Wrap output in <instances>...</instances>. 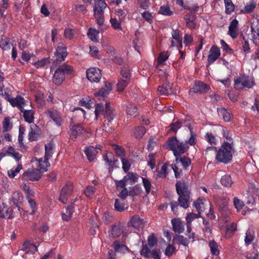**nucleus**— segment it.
I'll return each instance as SVG.
<instances>
[{
    "instance_id": "nucleus-1",
    "label": "nucleus",
    "mask_w": 259,
    "mask_h": 259,
    "mask_svg": "<svg viewBox=\"0 0 259 259\" xmlns=\"http://www.w3.org/2000/svg\"><path fill=\"white\" fill-rule=\"evenodd\" d=\"M176 188L177 193L179 195L178 203L172 201L170 203L171 211L177 214L179 205L184 208H187L189 206L190 198V191L189 189L188 183L184 181H179L176 183Z\"/></svg>"
},
{
    "instance_id": "nucleus-2",
    "label": "nucleus",
    "mask_w": 259,
    "mask_h": 259,
    "mask_svg": "<svg viewBox=\"0 0 259 259\" xmlns=\"http://www.w3.org/2000/svg\"><path fill=\"white\" fill-rule=\"evenodd\" d=\"M232 144V143L231 144L227 142H224L218 150L215 146H208L205 149L204 154H208L209 151L217 152L216 160L219 162L228 164L231 162L232 159V153L234 149Z\"/></svg>"
},
{
    "instance_id": "nucleus-3",
    "label": "nucleus",
    "mask_w": 259,
    "mask_h": 259,
    "mask_svg": "<svg viewBox=\"0 0 259 259\" xmlns=\"http://www.w3.org/2000/svg\"><path fill=\"white\" fill-rule=\"evenodd\" d=\"M166 146L167 149L173 151L177 162L179 157L189 149V146L186 143L179 141L176 137L169 138L166 141Z\"/></svg>"
},
{
    "instance_id": "nucleus-4",
    "label": "nucleus",
    "mask_w": 259,
    "mask_h": 259,
    "mask_svg": "<svg viewBox=\"0 0 259 259\" xmlns=\"http://www.w3.org/2000/svg\"><path fill=\"white\" fill-rule=\"evenodd\" d=\"M73 72V68L64 63L55 70L52 81L55 84L60 85L65 79L66 75H71Z\"/></svg>"
},
{
    "instance_id": "nucleus-5",
    "label": "nucleus",
    "mask_w": 259,
    "mask_h": 259,
    "mask_svg": "<svg viewBox=\"0 0 259 259\" xmlns=\"http://www.w3.org/2000/svg\"><path fill=\"white\" fill-rule=\"evenodd\" d=\"M107 5L105 0L99 1L95 3L93 8L94 16L96 19L97 23L102 26L104 22V10Z\"/></svg>"
},
{
    "instance_id": "nucleus-6",
    "label": "nucleus",
    "mask_w": 259,
    "mask_h": 259,
    "mask_svg": "<svg viewBox=\"0 0 259 259\" xmlns=\"http://www.w3.org/2000/svg\"><path fill=\"white\" fill-rule=\"evenodd\" d=\"M255 84L254 78L245 74H242L234 79V85L236 89L244 88H252Z\"/></svg>"
},
{
    "instance_id": "nucleus-7",
    "label": "nucleus",
    "mask_w": 259,
    "mask_h": 259,
    "mask_svg": "<svg viewBox=\"0 0 259 259\" xmlns=\"http://www.w3.org/2000/svg\"><path fill=\"white\" fill-rule=\"evenodd\" d=\"M116 114L114 110H113L109 102H107L105 104V110L104 113V116L105 118H107V120H105L104 124L103 125V130L107 133H111L112 132V128L110 126V123L111 121L115 117Z\"/></svg>"
},
{
    "instance_id": "nucleus-8",
    "label": "nucleus",
    "mask_w": 259,
    "mask_h": 259,
    "mask_svg": "<svg viewBox=\"0 0 259 259\" xmlns=\"http://www.w3.org/2000/svg\"><path fill=\"white\" fill-rule=\"evenodd\" d=\"M56 57V60L53 62L51 67V70H52L54 68H56L58 64L62 61L65 60V58L68 55L67 48L64 44L59 43L56 49L55 53Z\"/></svg>"
},
{
    "instance_id": "nucleus-9",
    "label": "nucleus",
    "mask_w": 259,
    "mask_h": 259,
    "mask_svg": "<svg viewBox=\"0 0 259 259\" xmlns=\"http://www.w3.org/2000/svg\"><path fill=\"white\" fill-rule=\"evenodd\" d=\"M41 177L39 169L34 168L27 169L21 176V179L25 181H38Z\"/></svg>"
},
{
    "instance_id": "nucleus-10",
    "label": "nucleus",
    "mask_w": 259,
    "mask_h": 259,
    "mask_svg": "<svg viewBox=\"0 0 259 259\" xmlns=\"http://www.w3.org/2000/svg\"><path fill=\"white\" fill-rule=\"evenodd\" d=\"M85 133H87V131L81 124H75L71 122L69 134L71 140L75 141L78 136L83 135Z\"/></svg>"
},
{
    "instance_id": "nucleus-11",
    "label": "nucleus",
    "mask_w": 259,
    "mask_h": 259,
    "mask_svg": "<svg viewBox=\"0 0 259 259\" xmlns=\"http://www.w3.org/2000/svg\"><path fill=\"white\" fill-rule=\"evenodd\" d=\"M210 87L206 83L201 81H196L192 87L190 89V93H195L199 94H203L208 92Z\"/></svg>"
},
{
    "instance_id": "nucleus-12",
    "label": "nucleus",
    "mask_w": 259,
    "mask_h": 259,
    "mask_svg": "<svg viewBox=\"0 0 259 259\" xmlns=\"http://www.w3.org/2000/svg\"><path fill=\"white\" fill-rule=\"evenodd\" d=\"M88 79L92 82H98L102 77L101 70L97 67H92L86 71Z\"/></svg>"
},
{
    "instance_id": "nucleus-13",
    "label": "nucleus",
    "mask_w": 259,
    "mask_h": 259,
    "mask_svg": "<svg viewBox=\"0 0 259 259\" xmlns=\"http://www.w3.org/2000/svg\"><path fill=\"white\" fill-rule=\"evenodd\" d=\"M72 184L71 183L66 184L61 190L60 197L59 198V201L62 202L63 203H66L67 201L68 197L72 194Z\"/></svg>"
},
{
    "instance_id": "nucleus-14",
    "label": "nucleus",
    "mask_w": 259,
    "mask_h": 259,
    "mask_svg": "<svg viewBox=\"0 0 259 259\" xmlns=\"http://www.w3.org/2000/svg\"><path fill=\"white\" fill-rule=\"evenodd\" d=\"M220 48L217 46H213L209 51L207 66H209L214 63L220 57Z\"/></svg>"
},
{
    "instance_id": "nucleus-15",
    "label": "nucleus",
    "mask_w": 259,
    "mask_h": 259,
    "mask_svg": "<svg viewBox=\"0 0 259 259\" xmlns=\"http://www.w3.org/2000/svg\"><path fill=\"white\" fill-rule=\"evenodd\" d=\"M123 232V227L121 224L111 225L108 230L110 238L113 239L118 238Z\"/></svg>"
},
{
    "instance_id": "nucleus-16",
    "label": "nucleus",
    "mask_w": 259,
    "mask_h": 259,
    "mask_svg": "<svg viewBox=\"0 0 259 259\" xmlns=\"http://www.w3.org/2000/svg\"><path fill=\"white\" fill-rule=\"evenodd\" d=\"M45 114L49 116L58 125H61L63 119L60 113L55 109H48L45 111Z\"/></svg>"
},
{
    "instance_id": "nucleus-17",
    "label": "nucleus",
    "mask_w": 259,
    "mask_h": 259,
    "mask_svg": "<svg viewBox=\"0 0 259 259\" xmlns=\"http://www.w3.org/2000/svg\"><path fill=\"white\" fill-rule=\"evenodd\" d=\"M238 21L236 19H233L229 26L228 34L233 39L238 37L239 34Z\"/></svg>"
},
{
    "instance_id": "nucleus-18",
    "label": "nucleus",
    "mask_w": 259,
    "mask_h": 259,
    "mask_svg": "<svg viewBox=\"0 0 259 259\" xmlns=\"http://www.w3.org/2000/svg\"><path fill=\"white\" fill-rule=\"evenodd\" d=\"M14 217L13 209L4 203H0V218L11 219Z\"/></svg>"
},
{
    "instance_id": "nucleus-19",
    "label": "nucleus",
    "mask_w": 259,
    "mask_h": 259,
    "mask_svg": "<svg viewBox=\"0 0 259 259\" xmlns=\"http://www.w3.org/2000/svg\"><path fill=\"white\" fill-rule=\"evenodd\" d=\"M128 225L136 229H139L144 227V221L139 215L133 216L128 222Z\"/></svg>"
},
{
    "instance_id": "nucleus-20",
    "label": "nucleus",
    "mask_w": 259,
    "mask_h": 259,
    "mask_svg": "<svg viewBox=\"0 0 259 259\" xmlns=\"http://www.w3.org/2000/svg\"><path fill=\"white\" fill-rule=\"evenodd\" d=\"M112 90L111 84L108 82H105V87L102 88L98 92H95L94 95L100 99L106 97Z\"/></svg>"
},
{
    "instance_id": "nucleus-21",
    "label": "nucleus",
    "mask_w": 259,
    "mask_h": 259,
    "mask_svg": "<svg viewBox=\"0 0 259 259\" xmlns=\"http://www.w3.org/2000/svg\"><path fill=\"white\" fill-rule=\"evenodd\" d=\"M23 199V195L19 192H14L12 194L11 197V201L15 205L17 208L18 210L21 212V204Z\"/></svg>"
},
{
    "instance_id": "nucleus-22",
    "label": "nucleus",
    "mask_w": 259,
    "mask_h": 259,
    "mask_svg": "<svg viewBox=\"0 0 259 259\" xmlns=\"http://www.w3.org/2000/svg\"><path fill=\"white\" fill-rule=\"evenodd\" d=\"M172 84L170 83H165L162 85L159 86L157 90L160 95H169L174 94V90L172 88Z\"/></svg>"
},
{
    "instance_id": "nucleus-23",
    "label": "nucleus",
    "mask_w": 259,
    "mask_h": 259,
    "mask_svg": "<svg viewBox=\"0 0 259 259\" xmlns=\"http://www.w3.org/2000/svg\"><path fill=\"white\" fill-rule=\"evenodd\" d=\"M25 99L20 96H17L15 98L11 99L10 104L13 107H17L20 111H23V106L25 105Z\"/></svg>"
},
{
    "instance_id": "nucleus-24",
    "label": "nucleus",
    "mask_w": 259,
    "mask_h": 259,
    "mask_svg": "<svg viewBox=\"0 0 259 259\" xmlns=\"http://www.w3.org/2000/svg\"><path fill=\"white\" fill-rule=\"evenodd\" d=\"M171 224L173 230L179 234L183 233L184 230V226L182 221L179 218L174 219L171 220Z\"/></svg>"
},
{
    "instance_id": "nucleus-25",
    "label": "nucleus",
    "mask_w": 259,
    "mask_h": 259,
    "mask_svg": "<svg viewBox=\"0 0 259 259\" xmlns=\"http://www.w3.org/2000/svg\"><path fill=\"white\" fill-rule=\"evenodd\" d=\"M38 127L35 124L30 125L29 132L28 135V139L30 141H36L39 137Z\"/></svg>"
},
{
    "instance_id": "nucleus-26",
    "label": "nucleus",
    "mask_w": 259,
    "mask_h": 259,
    "mask_svg": "<svg viewBox=\"0 0 259 259\" xmlns=\"http://www.w3.org/2000/svg\"><path fill=\"white\" fill-rule=\"evenodd\" d=\"M84 152L87 155L89 161H93L95 158L98 153L96 148L93 146L85 147Z\"/></svg>"
},
{
    "instance_id": "nucleus-27",
    "label": "nucleus",
    "mask_w": 259,
    "mask_h": 259,
    "mask_svg": "<svg viewBox=\"0 0 259 259\" xmlns=\"http://www.w3.org/2000/svg\"><path fill=\"white\" fill-rule=\"evenodd\" d=\"M7 156L13 157L16 161L19 163L22 158V155L17 151L12 146H9L6 150Z\"/></svg>"
},
{
    "instance_id": "nucleus-28",
    "label": "nucleus",
    "mask_w": 259,
    "mask_h": 259,
    "mask_svg": "<svg viewBox=\"0 0 259 259\" xmlns=\"http://www.w3.org/2000/svg\"><path fill=\"white\" fill-rule=\"evenodd\" d=\"M113 246L116 252H125L128 251V248L118 240H116L113 242Z\"/></svg>"
},
{
    "instance_id": "nucleus-29",
    "label": "nucleus",
    "mask_w": 259,
    "mask_h": 259,
    "mask_svg": "<svg viewBox=\"0 0 259 259\" xmlns=\"http://www.w3.org/2000/svg\"><path fill=\"white\" fill-rule=\"evenodd\" d=\"M21 112L23 113V117L25 121L29 123L33 122L34 111L33 110H24L23 108V111Z\"/></svg>"
},
{
    "instance_id": "nucleus-30",
    "label": "nucleus",
    "mask_w": 259,
    "mask_h": 259,
    "mask_svg": "<svg viewBox=\"0 0 259 259\" xmlns=\"http://www.w3.org/2000/svg\"><path fill=\"white\" fill-rule=\"evenodd\" d=\"M171 34L172 39L175 40L177 45H179L180 48H182L183 47V39L180 31L179 29H172Z\"/></svg>"
},
{
    "instance_id": "nucleus-31",
    "label": "nucleus",
    "mask_w": 259,
    "mask_h": 259,
    "mask_svg": "<svg viewBox=\"0 0 259 259\" xmlns=\"http://www.w3.org/2000/svg\"><path fill=\"white\" fill-rule=\"evenodd\" d=\"M127 208L128 205L127 204L125 203L124 200H119L118 199H116L115 200L114 208L115 210L119 212H122Z\"/></svg>"
},
{
    "instance_id": "nucleus-32",
    "label": "nucleus",
    "mask_w": 259,
    "mask_h": 259,
    "mask_svg": "<svg viewBox=\"0 0 259 259\" xmlns=\"http://www.w3.org/2000/svg\"><path fill=\"white\" fill-rule=\"evenodd\" d=\"M205 199L203 198H198L195 202H194L193 205L197 211L198 213H200L204 211V201Z\"/></svg>"
},
{
    "instance_id": "nucleus-33",
    "label": "nucleus",
    "mask_w": 259,
    "mask_h": 259,
    "mask_svg": "<svg viewBox=\"0 0 259 259\" xmlns=\"http://www.w3.org/2000/svg\"><path fill=\"white\" fill-rule=\"evenodd\" d=\"M218 112L220 116H222L224 120L226 122L231 121L232 117L230 113L224 108H218Z\"/></svg>"
},
{
    "instance_id": "nucleus-34",
    "label": "nucleus",
    "mask_w": 259,
    "mask_h": 259,
    "mask_svg": "<svg viewBox=\"0 0 259 259\" xmlns=\"http://www.w3.org/2000/svg\"><path fill=\"white\" fill-rule=\"evenodd\" d=\"M49 160V159H47V157H45L44 160L42 158H39L37 160V166L39 168L40 170H42V171H47L48 170V167L50 166Z\"/></svg>"
},
{
    "instance_id": "nucleus-35",
    "label": "nucleus",
    "mask_w": 259,
    "mask_h": 259,
    "mask_svg": "<svg viewBox=\"0 0 259 259\" xmlns=\"http://www.w3.org/2000/svg\"><path fill=\"white\" fill-rule=\"evenodd\" d=\"M146 132V128L144 126H140L135 127L133 129V133L134 136L136 139H140L145 134Z\"/></svg>"
},
{
    "instance_id": "nucleus-36",
    "label": "nucleus",
    "mask_w": 259,
    "mask_h": 259,
    "mask_svg": "<svg viewBox=\"0 0 259 259\" xmlns=\"http://www.w3.org/2000/svg\"><path fill=\"white\" fill-rule=\"evenodd\" d=\"M138 179V175L133 172H129L127 175L124 176V180H126L127 183L130 185H133L137 182Z\"/></svg>"
},
{
    "instance_id": "nucleus-37",
    "label": "nucleus",
    "mask_w": 259,
    "mask_h": 259,
    "mask_svg": "<svg viewBox=\"0 0 259 259\" xmlns=\"http://www.w3.org/2000/svg\"><path fill=\"white\" fill-rule=\"evenodd\" d=\"M208 246L210 248L212 255L218 256L220 253V249L218 244L213 240L209 241Z\"/></svg>"
},
{
    "instance_id": "nucleus-38",
    "label": "nucleus",
    "mask_w": 259,
    "mask_h": 259,
    "mask_svg": "<svg viewBox=\"0 0 259 259\" xmlns=\"http://www.w3.org/2000/svg\"><path fill=\"white\" fill-rule=\"evenodd\" d=\"M221 183L225 187L230 188L233 184V182L230 175H225L221 178Z\"/></svg>"
},
{
    "instance_id": "nucleus-39",
    "label": "nucleus",
    "mask_w": 259,
    "mask_h": 259,
    "mask_svg": "<svg viewBox=\"0 0 259 259\" xmlns=\"http://www.w3.org/2000/svg\"><path fill=\"white\" fill-rule=\"evenodd\" d=\"M22 168L23 166L21 163H18L16 167H13L8 171L7 174L8 177L10 178H14L17 174L19 173L20 171Z\"/></svg>"
},
{
    "instance_id": "nucleus-40",
    "label": "nucleus",
    "mask_w": 259,
    "mask_h": 259,
    "mask_svg": "<svg viewBox=\"0 0 259 259\" xmlns=\"http://www.w3.org/2000/svg\"><path fill=\"white\" fill-rule=\"evenodd\" d=\"M189 130L190 132V137L188 140L186 141L185 143L188 144L191 146L195 145L196 143V134L193 130V127L189 125Z\"/></svg>"
},
{
    "instance_id": "nucleus-41",
    "label": "nucleus",
    "mask_w": 259,
    "mask_h": 259,
    "mask_svg": "<svg viewBox=\"0 0 259 259\" xmlns=\"http://www.w3.org/2000/svg\"><path fill=\"white\" fill-rule=\"evenodd\" d=\"M173 241L175 244L179 245L182 244L185 246L188 245V240L182 235H177L174 238Z\"/></svg>"
},
{
    "instance_id": "nucleus-42",
    "label": "nucleus",
    "mask_w": 259,
    "mask_h": 259,
    "mask_svg": "<svg viewBox=\"0 0 259 259\" xmlns=\"http://www.w3.org/2000/svg\"><path fill=\"white\" fill-rule=\"evenodd\" d=\"M158 13L162 15L170 16L173 14L174 13L173 11L170 10L168 6L163 5L160 7Z\"/></svg>"
},
{
    "instance_id": "nucleus-43",
    "label": "nucleus",
    "mask_w": 259,
    "mask_h": 259,
    "mask_svg": "<svg viewBox=\"0 0 259 259\" xmlns=\"http://www.w3.org/2000/svg\"><path fill=\"white\" fill-rule=\"evenodd\" d=\"M113 147L115 154L121 159L125 156L126 152L122 147L117 145H113Z\"/></svg>"
},
{
    "instance_id": "nucleus-44",
    "label": "nucleus",
    "mask_w": 259,
    "mask_h": 259,
    "mask_svg": "<svg viewBox=\"0 0 259 259\" xmlns=\"http://www.w3.org/2000/svg\"><path fill=\"white\" fill-rule=\"evenodd\" d=\"M225 12L227 14H231L235 10V5L232 0H224Z\"/></svg>"
},
{
    "instance_id": "nucleus-45",
    "label": "nucleus",
    "mask_w": 259,
    "mask_h": 259,
    "mask_svg": "<svg viewBox=\"0 0 259 259\" xmlns=\"http://www.w3.org/2000/svg\"><path fill=\"white\" fill-rule=\"evenodd\" d=\"M98 34L99 31L92 28H90L88 32V37L94 42L98 41Z\"/></svg>"
},
{
    "instance_id": "nucleus-46",
    "label": "nucleus",
    "mask_w": 259,
    "mask_h": 259,
    "mask_svg": "<svg viewBox=\"0 0 259 259\" xmlns=\"http://www.w3.org/2000/svg\"><path fill=\"white\" fill-rule=\"evenodd\" d=\"M13 126L12 123L10 122V118L5 117L3 121V132H7L10 131Z\"/></svg>"
},
{
    "instance_id": "nucleus-47",
    "label": "nucleus",
    "mask_w": 259,
    "mask_h": 259,
    "mask_svg": "<svg viewBox=\"0 0 259 259\" xmlns=\"http://www.w3.org/2000/svg\"><path fill=\"white\" fill-rule=\"evenodd\" d=\"M54 144L49 143L45 145V155L47 159H50L53 154Z\"/></svg>"
},
{
    "instance_id": "nucleus-48",
    "label": "nucleus",
    "mask_w": 259,
    "mask_h": 259,
    "mask_svg": "<svg viewBox=\"0 0 259 259\" xmlns=\"http://www.w3.org/2000/svg\"><path fill=\"white\" fill-rule=\"evenodd\" d=\"M126 113L128 115L135 117L138 115V109L135 105L128 104L126 106Z\"/></svg>"
},
{
    "instance_id": "nucleus-49",
    "label": "nucleus",
    "mask_w": 259,
    "mask_h": 259,
    "mask_svg": "<svg viewBox=\"0 0 259 259\" xmlns=\"http://www.w3.org/2000/svg\"><path fill=\"white\" fill-rule=\"evenodd\" d=\"M170 53L168 51H163L160 53L157 58V62L159 64L163 65L169 56Z\"/></svg>"
},
{
    "instance_id": "nucleus-50",
    "label": "nucleus",
    "mask_w": 259,
    "mask_h": 259,
    "mask_svg": "<svg viewBox=\"0 0 259 259\" xmlns=\"http://www.w3.org/2000/svg\"><path fill=\"white\" fill-rule=\"evenodd\" d=\"M51 63L50 57L44 58L40 60L37 61L34 63V65L36 68L44 67L48 65Z\"/></svg>"
},
{
    "instance_id": "nucleus-51",
    "label": "nucleus",
    "mask_w": 259,
    "mask_h": 259,
    "mask_svg": "<svg viewBox=\"0 0 259 259\" xmlns=\"http://www.w3.org/2000/svg\"><path fill=\"white\" fill-rule=\"evenodd\" d=\"M254 238V233L251 230L248 229L246 232L244 241L245 244L248 245L251 244Z\"/></svg>"
},
{
    "instance_id": "nucleus-52",
    "label": "nucleus",
    "mask_w": 259,
    "mask_h": 259,
    "mask_svg": "<svg viewBox=\"0 0 259 259\" xmlns=\"http://www.w3.org/2000/svg\"><path fill=\"white\" fill-rule=\"evenodd\" d=\"M130 80L127 79H120L117 84V89L118 92H123L127 86Z\"/></svg>"
},
{
    "instance_id": "nucleus-53",
    "label": "nucleus",
    "mask_w": 259,
    "mask_h": 259,
    "mask_svg": "<svg viewBox=\"0 0 259 259\" xmlns=\"http://www.w3.org/2000/svg\"><path fill=\"white\" fill-rule=\"evenodd\" d=\"M168 165L166 163H164L161 167L160 170H157V177L160 178H164L167 175Z\"/></svg>"
},
{
    "instance_id": "nucleus-54",
    "label": "nucleus",
    "mask_w": 259,
    "mask_h": 259,
    "mask_svg": "<svg viewBox=\"0 0 259 259\" xmlns=\"http://www.w3.org/2000/svg\"><path fill=\"white\" fill-rule=\"evenodd\" d=\"M142 192L141 187L139 185H136L130 188L129 195L134 196L140 194Z\"/></svg>"
},
{
    "instance_id": "nucleus-55",
    "label": "nucleus",
    "mask_w": 259,
    "mask_h": 259,
    "mask_svg": "<svg viewBox=\"0 0 259 259\" xmlns=\"http://www.w3.org/2000/svg\"><path fill=\"white\" fill-rule=\"evenodd\" d=\"M105 108H104V105L102 103H98L96 105L95 108V115L96 119L98 118L99 115L103 114L105 112Z\"/></svg>"
},
{
    "instance_id": "nucleus-56",
    "label": "nucleus",
    "mask_w": 259,
    "mask_h": 259,
    "mask_svg": "<svg viewBox=\"0 0 259 259\" xmlns=\"http://www.w3.org/2000/svg\"><path fill=\"white\" fill-rule=\"evenodd\" d=\"M205 139L211 146L217 144V139L211 133H207L205 136Z\"/></svg>"
},
{
    "instance_id": "nucleus-57",
    "label": "nucleus",
    "mask_w": 259,
    "mask_h": 259,
    "mask_svg": "<svg viewBox=\"0 0 259 259\" xmlns=\"http://www.w3.org/2000/svg\"><path fill=\"white\" fill-rule=\"evenodd\" d=\"M156 154L150 153L148 156V165L152 169L155 167V159L156 158Z\"/></svg>"
},
{
    "instance_id": "nucleus-58",
    "label": "nucleus",
    "mask_w": 259,
    "mask_h": 259,
    "mask_svg": "<svg viewBox=\"0 0 259 259\" xmlns=\"http://www.w3.org/2000/svg\"><path fill=\"white\" fill-rule=\"evenodd\" d=\"M178 161L182 163L184 169H187L191 164V160L190 158L186 156L182 157L181 155L179 157Z\"/></svg>"
},
{
    "instance_id": "nucleus-59",
    "label": "nucleus",
    "mask_w": 259,
    "mask_h": 259,
    "mask_svg": "<svg viewBox=\"0 0 259 259\" xmlns=\"http://www.w3.org/2000/svg\"><path fill=\"white\" fill-rule=\"evenodd\" d=\"M200 217L199 213H194L193 212L188 213L186 217V224L191 225L192 222L195 219Z\"/></svg>"
},
{
    "instance_id": "nucleus-60",
    "label": "nucleus",
    "mask_w": 259,
    "mask_h": 259,
    "mask_svg": "<svg viewBox=\"0 0 259 259\" xmlns=\"http://www.w3.org/2000/svg\"><path fill=\"white\" fill-rule=\"evenodd\" d=\"M0 48L3 50H7L10 49L9 38L7 37L2 38L0 41Z\"/></svg>"
},
{
    "instance_id": "nucleus-61",
    "label": "nucleus",
    "mask_w": 259,
    "mask_h": 259,
    "mask_svg": "<svg viewBox=\"0 0 259 259\" xmlns=\"http://www.w3.org/2000/svg\"><path fill=\"white\" fill-rule=\"evenodd\" d=\"M233 204L237 211H239L242 209L244 205L243 202L236 197L233 198Z\"/></svg>"
},
{
    "instance_id": "nucleus-62",
    "label": "nucleus",
    "mask_w": 259,
    "mask_h": 259,
    "mask_svg": "<svg viewBox=\"0 0 259 259\" xmlns=\"http://www.w3.org/2000/svg\"><path fill=\"white\" fill-rule=\"evenodd\" d=\"M140 253L142 255L147 258H150V256H151V251L148 248L147 245L143 246V248L140 251Z\"/></svg>"
},
{
    "instance_id": "nucleus-63",
    "label": "nucleus",
    "mask_w": 259,
    "mask_h": 259,
    "mask_svg": "<svg viewBox=\"0 0 259 259\" xmlns=\"http://www.w3.org/2000/svg\"><path fill=\"white\" fill-rule=\"evenodd\" d=\"M182 126V122L180 120H177L176 122H172L169 125L170 130L176 133Z\"/></svg>"
},
{
    "instance_id": "nucleus-64",
    "label": "nucleus",
    "mask_w": 259,
    "mask_h": 259,
    "mask_svg": "<svg viewBox=\"0 0 259 259\" xmlns=\"http://www.w3.org/2000/svg\"><path fill=\"white\" fill-rule=\"evenodd\" d=\"M251 31L253 42L255 45H259V30L258 31L256 30H252Z\"/></svg>"
}]
</instances>
